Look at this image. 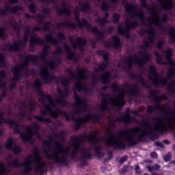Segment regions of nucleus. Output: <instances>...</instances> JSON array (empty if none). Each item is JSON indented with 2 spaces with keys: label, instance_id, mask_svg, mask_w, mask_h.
I'll use <instances>...</instances> for the list:
<instances>
[{
  "label": "nucleus",
  "instance_id": "f257e3e1",
  "mask_svg": "<svg viewBox=\"0 0 175 175\" xmlns=\"http://www.w3.org/2000/svg\"><path fill=\"white\" fill-rule=\"evenodd\" d=\"M33 88L36 90L38 96H41V98H38V102L46 103V99L49 103L44 105V110L40 111V114L46 116L48 113L52 118H58L59 116H63V117H65L66 121H70V116L66 111H62L59 109H53V108H51L55 107V103L51 95L46 94V93L42 90V81H40V79H35Z\"/></svg>",
  "mask_w": 175,
  "mask_h": 175
},
{
  "label": "nucleus",
  "instance_id": "f03ea898",
  "mask_svg": "<svg viewBox=\"0 0 175 175\" xmlns=\"http://www.w3.org/2000/svg\"><path fill=\"white\" fill-rule=\"evenodd\" d=\"M139 132H142V129L140 127H134L130 130H122V131L118 132V138L114 136L113 132L111 131H108V135L109 138H103V140L107 143V146L109 147H112L114 151H117V150H126V144H125L123 142H121V138L124 137V136H126L124 139V142H127L128 147H133V146H137V141L132 137V135H135V133H139Z\"/></svg>",
  "mask_w": 175,
  "mask_h": 175
},
{
  "label": "nucleus",
  "instance_id": "7ed1b4c3",
  "mask_svg": "<svg viewBox=\"0 0 175 175\" xmlns=\"http://www.w3.org/2000/svg\"><path fill=\"white\" fill-rule=\"evenodd\" d=\"M153 120L158 122L159 125H161L160 127L154 126L153 129H151V124L148 120H141L139 124L140 125H143L145 128L150 129V131L147 133L146 131H144L142 133L137 137L139 142H142L143 140V137H146V136H148L150 140L154 142V140H157L159 137V135H166L169 133V131H170V126H167L166 124L162 123L163 122L164 120L166 121H169L170 118L167 117V116H164L163 118H161L159 116L153 118ZM155 132H158L159 135L155 133Z\"/></svg>",
  "mask_w": 175,
  "mask_h": 175
},
{
  "label": "nucleus",
  "instance_id": "20e7f679",
  "mask_svg": "<svg viewBox=\"0 0 175 175\" xmlns=\"http://www.w3.org/2000/svg\"><path fill=\"white\" fill-rule=\"evenodd\" d=\"M0 124H9L11 126L14 127V133L20 135L21 139L23 142H29L33 136H37L40 137V134H39V129H40V126L37 122L33 123L32 126H28L26 127L27 134L24 132H21V124L14 121V119H8L5 118V115L3 112H0Z\"/></svg>",
  "mask_w": 175,
  "mask_h": 175
},
{
  "label": "nucleus",
  "instance_id": "39448f33",
  "mask_svg": "<svg viewBox=\"0 0 175 175\" xmlns=\"http://www.w3.org/2000/svg\"><path fill=\"white\" fill-rule=\"evenodd\" d=\"M79 137L80 138H79L78 135H72L70 137V140L72 142L71 144V147L73 148L71 155L73 159L77 157V153L79 152V150H80V147H81L82 143L88 142L89 143H92L93 144H98V143L100 142L98 137L92 134L82 133L79 135Z\"/></svg>",
  "mask_w": 175,
  "mask_h": 175
},
{
  "label": "nucleus",
  "instance_id": "423d86ee",
  "mask_svg": "<svg viewBox=\"0 0 175 175\" xmlns=\"http://www.w3.org/2000/svg\"><path fill=\"white\" fill-rule=\"evenodd\" d=\"M88 32H92V33H94L96 36L97 42H104V47L105 49H115L116 50H118L120 49V46H121V39L118 36H112V44L109 41H105V31H100L99 29L96 26H92L90 25L88 28Z\"/></svg>",
  "mask_w": 175,
  "mask_h": 175
},
{
  "label": "nucleus",
  "instance_id": "0eeeda50",
  "mask_svg": "<svg viewBox=\"0 0 175 175\" xmlns=\"http://www.w3.org/2000/svg\"><path fill=\"white\" fill-rule=\"evenodd\" d=\"M163 53L165 54L166 63L162 62L163 61V57L159 54L158 51L154 52V57H156V62L159 64L165 65L167 64V65H169L170 66H174L169 68L167 70V79L168 80H172L175 75V61H174L172 58L173 57V55H174V53L173 52V49L168 48L167 49L163 51ZM162 62V63H161Z\"/></svg>",
  "mask_w": 175,
  "mask_h": 175
},
{
  "label": "nucleus",
  "instance_id": "6e6552de",
  "mask_svg": "<svg viewBox=\"0 0 175 175\" xmlns=\"http://www.w3.org/2000/svg\"><path fill=\"white\" fill-rule=\"evenodd\" d=\"M139 3H141L142 8L147 9L150 13L152 14V18H147V21L149 25H151V23H153L155 27H159V28H162V23H166L167 21V14H164L161 18H159V14H158V8L156 6H154L151 8H148V3L146 0H139Z\"/></svg>",
  "mask_w": 175,
  "mask_h": 175
},
{
  "label": "nucleus",
  "instance_id": "1a4fd4ad",
  "mask_svg": "<svg viewBox=\"0 0 175 175\" xmlns=\"http://www.w3.org/2000/svg\"><path fill=\"white\" fill-rule=\"evenodd\" d=\"M127 73L130 79H133L134 80H139V84H141V85H142L144 88L148 90V94H150V97L153 98L154 102H157L158 103L160 100H167L168 98L166 94L157 96V94H158V92H157V90H154L152 88H151V86L148 85V83H147L144 78H143L142 75H136L131 71H127Z\"/></svg>",
  "mask_w": 175,
  "mask_h": 175
},
{
  "label": "nucleus",
  "instance_id": "9d476101",
  "mask_svg": "<svg viewBox=\"0 0 175 175\" xmlns=\"http://www.w3.org/2000/svg\"><path fill=\"white\" fill-rule=\"evenodd\" d=\"M142 55H144V57L142 59L138 58L136 55H135L134 57H127L126 59L123 61V62H127V67L126 68L123 69L127 72H131V70H132V68H133V62H136V64H137L139 69H143L144 65L151 61V55H150V53L146 51L142 52Z\"/></svg>",
  "mask_w": 175,
  "mask_h": 175
},
{
  "label": "nucleus",
  "instance_id": "9b49d317",
  "mask_svg": "<svg viewBox=\"0 0 175 175\" xmlns=\"http://www.w3.org/2000/svg\"><path fill=\"white\" fill-rule=\"evenodd\" d=\"M75 20L77 23L75 22H66L62 21L56 25V28L57 29H61L62 27H68L70 29H76V28H80V29H83V28H88L90 27L91 24L88 23V21L85 19V18H83L81 19V22L80 21V16L79 15V12H75Z\"/></svg>",
  "mask_w": 175,
  "mask_h": 175
},
{
  "label": "nucleus",
  "instance_id": "f8f14e48",
  "mask_svg": "<svg viewBox=\"0 0 175 175\" xmlns=\"http://www.w3.org/2000/svg\"><path fill=\"white\" fill-rule=\"evenodd\" d=\"M70 120H73L75 121L74 124V129L75 131H79V128H81L84 124H87L88 121H92L93 124H96V122H99L100 120H102V114H94V113H88L83 118H76L75 116H72Z\"/></svg>",
  "mask_w": 175,
  "mask_h": 175
},
{
  "label": "nucleus",
  "instance_id": "ddd939ff",
  "mask_svg": "<svg viewBox=\"0 0 175 175\" xmlns=\"http://www.w3.org/2000/svg\"><path fill=\"white\" fill-rule=\"evenodd\" d=\"M59 81L61 82L62 85L64 88V91L62 89L57 88V92L59 95V98L56 101V103L60 105L63 107H65L68 103L66 102V99L65 98H68L69 96V85L70 83L68 79L65 78V77L59 78Z\"/></svg>",
  "mask_w": 175,
  "mask_h": 175
},
{
  "label": "nucleus",
  "instance_id": "4468645a",
  "mask_svg": "<svg viewBox=\"0 0 175 175\" xmlns=\"http://www.w3.org/2000/svg\"><path fill=\"white\" fill-rule=\"evenodd\" d=\"M31 158H32V155L28 154L24 163L20 162L18 159H14L9 161L8 165L11 166V167H25V170L21 172L22 175H33L32 173H31L33 170V161H31Z\"/></svg>",
  "mask_w": 175,
  "mask_h": 175
},
{
  "label": "nucleus",
  "instance_id": "2eb2a0df",
  "mask_svg": "<svg viewBox=\"0 0 175 175\" xmlns=\"http://www.w3.org/2000/svg\"><path fill=\"white\" fill-rule=\"evenodd\" d=\"M122 5L124 7V9L127 13L130 16H133V17H137L139 20H142L143 25H146V23H144V11L143 10H137V4H132L128 2V0H122Z\"/></svg>",
  "mask_w": 175,
  "mask_h": 175
},
{
  "label": "nucleus",
  "instance_id": "dca6fc26",
  "mask_svg": "<svg viewBox=\"0 0 175 175\" xmlns=\"http://www.w3.org/2000/svg\"><path fill=\"white\" fill-rule=\"evenodd\" d=\"M111 90L114 92H120L118 96L115 98H111V105L116 106V107H124L125 106V90L118 87L117 83H113L111 85Z\"/></svg>",
  "mask_w": 175,
  "mask_h": 175
},
{
  "label": "nucleus",
  "instance_id": "f3484780",
  "mask_svg": "<svg viewBox=\"0 0 175 175\" xmlns=\"http://www.w3.org/2000/svg\"><path fill=\"white\" fill-rule=\"evenodd\" d=\"M139 27V22L128 21L125 23L124 28L122 25L118 26L117 31L119 35H124L127 39L131 38V30L136 29Z\"/></svg>",
  "mask_w": 175,
  "mask_h": 175
},
{
  "label": "nucleus",
  "instance_id": "a211bd4d",
  "mask_svg": "<svg viewBox=\"0 0 175 175\" xmlns=\"http://www.w3.org/2000/svg\"><path fill=\"white\" fill-rule=\"evenodd\" d=\"M52 143H55V144H56V147H55L56 150L53 154H56L57 155H59V154H62V151L64 150V145L59 143V142L57 140L54 141L53 139V137L49 136V139L48 140L42 141V144L45 147H46V148L44 150V153L45 154V155H48L49 152L51 151Z\"/></svg>",
  "mask_w": 175,
  "mask_h": 175
},
{
  "label": "nucleus",
  "instance_id": "6ab92c4d",
  "mask_svg": "<svg viewBox=\"0 0 175 175\" xmlns=\"http://www.w3.org/2000/svg\"><path fill=\"white\" fill-rule=\"evenodd\" d=\"M74 99L76 103L74 106L76 107V109L74 110V116H77L80 114L81 111H87L88 109V104H87V100L83 98L79 95H78L76 90H74Z\"/></svg>",
  "mask_w": 175,
  "mask_h": 175
},
{
  "label": "nucleus",
  "instance_id": "aec40b11",
  "mask_svg": "<svg viewBox=\"0 0 175 175\" xmlns=\"http://www.w3.org/2000/svg\"><path fill=\"white\" fill-rule=\"evenodd\" d=\"M149 73L150 76L149 77V79L152 81V85H154V87H158L159 84H161V85H166V84H167V80L166 79L161 78L159 80V74L158 73V71H157V67L150 66Z\"/></svg>",
  "mask_w": 175,
  "mask_h": 175
},
{
  "label": "nucleus",
  "instance_id": "412c9836",
  "mask_svg": "<svg viewBox=\"0 0 175 175\" xmlns=\"http://www.w3.org/2000/svg\"><path fill=\"white\" fill-rule=\"evenodd\" d=\"M144 32H147L150 36H148V40H145L143 41L144 44H142L140 47L142 50H148L151 47V44L154 43L155 39V29L150 25L148 30L144 29L141 31L140 35H143Z\"/></svg>",
  "mask_w": 175,
  "mask_h": 175
},
{
  "label": "nucleus",
  "instance_id": "4be33fe9",
  "mask_svg": "<svg viewBox=\"0 0 175 175\" xmlns=\"http://www.w3.org/2000/svg\"><path fill=\"white\" fill-rule=\"evenodd\" d=\"M77 70L78 71L77 75L73 73V71H72V69L70 68L66 69L65 72L67 75H70V80H75V79H77L78 80H84V79H87V76H85L87 70H85V68L77 66Z\"/></svg>",
  "mask_w": 175,
  "mask_h": 175
},
{
  "label": "nucleus",
  "instance_id": "5701e85b",
  "mask_svg": "<svg viewBox=\"0 0 175 175\" xmlns=\"http://www.w3.org/2000/svg\"><path fill=\"white\" fill-rule=\"evenodd\" d=\"M46 158H48V159L54 160L55 163L59 166H69V161L64 155L60 157L59 154H57V153H52L46 155Z\"/></svg>",
  "mask_w": 175,
  "mask_h": 175
},
{
  "label": "nucleus",
  "instance_id": "b1692460",
  "mask_svg": "<svg viewBox=\"0 0 175 175\" xmlns=\"http://www.w3.org/2000/svg\"><path fill=\"white\" fill-rule=\"evenodd\" d=\"M13 146H14V140L13 139V137H10L7 139L5 148L7 150H12L14 155H20L22 151L21 146H15L13 147Z\"/></svg>",
  "mask_w": 175,
  "mask_h": 175
},
{
  "label": "nucleus",
  "instance_id": "393cba45",
  "mask_svg": "<svg viewBox=\"0 0 175 175\" xmlns=\"http://www.w3.org/2000/svg\"><path fill=\"white\" fill-rule=\"evenodd\" d=\"M70 42L73 49H77L78 47L81 51H83V50H84V46L87 44V40L84 39L83 37H77L76 38L75 43L73 37L71 36L70 38Z\"/></svg>",
  "mask_w": 175,
  "mask_h": 175
},
{
  "label": "nucleus",
  "instance_id": "a878e982",
  "mask_svg": "<svg viewBox=\"0 0 175 175\" xmlns=\"http://www.w3.org/2000/svg\"><path fill=\"white\" fill-rule=\"evenodd\" d=\"M23 10V7L21 5H14L12 8L10 5H6L3 9L0 8V16H6L9 13H12V14H16L17 12Z\"/></svg>",
  "mask_w": 175,
  "mask_h": 175
},
{
  "label": "nucleus",
  "instance_id": "bb28decb",
  "mask_svg": "<svg viewBox=\"0 0 175 175\" xmlns=\"http://www.w3.org/2000/svg\"><path fill=\"white\" fill-rule=\"evenodd\" d=\"M41 78L45 84H51L53 80H55V76L50 75L47 66H44L41 68Z\"/></svg>",
  "mask_w": 175,
  "mask_h": 175
},
{
  "label": "nucleus",
  "instance_id": "cd10ccee",
  "mask_svg": "<svg viewBox=\"0 0 175 175\" xmlns=\"http://www.w3.org/2000/svg\"><path fill=\"white\" fill-rule=\"evenodd\" d=\"M38 59H39V57L36 55L29 54L27 55L25 59L23 64L18 66V68L23 70V69H25V68H28V65H29V62H32L33 64H36L38 62Z\"/></svg>",
  "mask_w": 175,
  "mask_h": 175
},
{
  "label": "nucleus",
  "instance_id": "c85d7f7f",
  "mask_svg": "<svg viewBox=\"0 0 175 175\" xmlns=\"http://www.w3.org/2000/svg\"><path fill=\"white\" fill-rule=\"evenodd\" d=\"M36 44H44V40L36 36H31L30 38V44L29 45V50L31 53H33V51H35Z\"/></svg>",
  "mask_w": 175,
  "mask_h": 175
},
{
  "label": "nucleus",
  "instance_id": "c756f323",
  "mask_svg": "<svg viewBox=\"0 0 175 175\" xmlns=\"http://www.w3.org/2000/svg\"><path fill=\"white\" fill-rule=\"evenodd\" d=\"M5 48H4L3 50L7 51H20L21 50V47L24 46V43L21 40H18L13 44H8L5 43L4 44Z\"/></svg>",
  "mask_w": 175,
  "mask_h": 175
},
{
  "label": "nucleus",
  "instance_id": "7c9ffc66",
  "mask_svg": "<svg viewBox=\"0 0 175 175\" xmlns=\"http://www.w3.org/2000/svg\"><path fill=\"white\" fill-rule=\"evenodd\" d=\"M117 120L123 124H132L135 121V118L131 116V109L127 108L122 116L117 118Z\"/></svg>",
  "mask_w": 175,
  "mask_h": 175
},
{
  "label": "nucleus",
  "instance_id": "2f4dec72",
  "mask_svg": "<svg viewBox=\"0 0 175 175\" xmlns=\"http://www.w3.org/2000/svg\"><path fill=\"white\" fill-rule=\"evenodd\" d=\"M170 105L169 104H167L165 107H161V104L159 103L156 104L154 107L151 105H148L146 107V111L148 113V114H151L154 110H160V111H162V113H165V111H170L172 109L170 107Z\"/></svg>",
  "mask_w": 175,
  "mask_h": 175
},
{
  "label": "nucleus",
  "instance_id": "473e14b6",
  "mask_svg": "<svg viewBox=\"0 0 175 175\" xmlns=\"http://www.w3.org/2000/svg\"><path fill=\"white\" fill-rule=\"evenodd\" d=\"M158 1L160 3V9L161 10H173L175 8L173 0H158Z\"/></svg>",
  "mask_w": 175,
  "mask_h": 175
},
{
  "label": "nucleus",
  "instance_id": "72a5a7b5",
  "mask_svg": "<svg viewBox=\"0 0 175 175\" xmlns=\"http://www.w3.org/2000/svg\"><path fill=\"white\" fill-rule=\"evenodd\" d=\"M62 5L63 6V8H60L59 7L55 8L58 16H62V14H66V16H72V12H70L69 7H66V2L65 1L62 2Z\"/></svg>",
  "mask_w": 175,
  "mask_h": 175
},
{
  "label": "nucleus",
  "instance_id": "f704fd0d",
  "mask_svg": "<svg viewBox=\"0 0 175 175\" xmlns=\"http://www.w3.org/2000/svg\"><path fill=\"white\" fill-rule=\"evenodd\" d=\"M122 87L125 88H128V87H131L130 89L127 91L128 94L131 95V96H137L139 95V85L133 84L131 85L129 83H124L122 85Z\"/></svg>",
  "mask_w": 175,
  "mask_h": 175
},
{
  "label": "nucleus",
  "instance_id": "c9c22d12",
  "mask_svg": "<svg viewBox=\"0 0 175 175\" xmlns=\"http://www.w3.org/2000/svg\"><path fill=\"white\" fill-rule=\"evenodd\" d=\"M34 170L37 174L43 175L44 173H47V165L44 162L36 164Z\"/></svg>",
  "mask_w": 175,
  "mask_h": 175
},
{
  "label": "nucleus",
  "instance_id": "e433bc0d",
  "mask_svg": "<svg viewBox=\"0 0 175 175\" xmlns=\"http://www.w3.org/2000/svg\"><path fill=\"white\" fill-rule=\"evenodd\" d=\"M14 77L12 79V81H16V83L20 81V79L23 77V70L20 67H14L12 70Z\"/></svg>",
  "mask_w": 175,
  "mask_h": 175
},
{
  "label": "nucleus",
  "instance_id": "4c0bfd02",
  "mask_svg": "<svg viewBox=\"0 0 175 175\" xmlns=\"http://www.w3.org/2000/svg\"><path fill=\"white\" fill-rule=\"evenodd\" d=\"M110 77H111V72L109 71H106L102 75H100V80L101 81L102 84L104 85L110 84V82L111 81Z\"/></svg>",
  "mask_w": 175,
  "mask_h": 175
},
{
  "label": "nucleus",
  "instance_id": "58836bf2",
  "mask_svg": "<svg viewBox=\"0 0 175 175\" xmlns=\"http://www.w3.org/2000/svg\"><path fill=\"white\" fill-rule=\"evenodd\" d=\"M109 94H102V97L104 98H103L102 103L100 106V109L101 111H106V110H109V107L107 105H109V100L106 99V98H109Z\"/></svg>",
  "mask_w": 175,
  "mask_h": 175
},
{
  "label": "nucleus",
  "instance_id": "ea45409f",
  "mask_svg": "<svg viewBox=\"0 0 175 175\" xmlns=\"http://www.w3.org/2000/svg\"><path fill=\"white\" fill-rule=\"evenodd\" d=\"M50 53V46L46 44L44 46V48L42 49V53L40 54L38 57L41 61H44V62H46L48 61L47 57H46V55H49V53Z\"/></svg>",
  "mask_w": 175,
  "mask_h": 175
},
{
  "label": "nucleus",
  "instance_id": "a19ab883",
  "mask_svg": "<svg viewBox=\"0 0 175 175\" xmlns=\"http://www.w3.org/2000/svg\"><path fill=\"white\" fill-rule=\"evenodd\" d=\"M80 7L79 10L83 13H90L92 10L91 5H90V3L88 1L80 3Z\"/></svg>",
  "mask_w": 175,
  "mask_h": 175
},
{
  "label": "nucleus",
  "instance_id": "79ce46f5",
  "mask_svg": "<svg viewBox=\"0 0 175 175\" xmlns=\"http://www.w3.org/2000/svg\"><path fill=\"white\" fill-rule=\"evenodd\" d=\"M63 46L64 50H66V52L68 53L67 59L72 61V59L75 58V52H72V49L68 44L64 43L63 44Z\"/></svg>",
  "mask_w": 175,
  "mask_h": 175
},
{
  "label": "nucleus",
  "instance_id": "37998d69",
  "mask_svg": "<svg viewBox=\"0 0 175 175\" xmlns=\"http://www.w3.org/2000/svg\"><path fill=\"white\" fill-rule=\"evenodd\" d=\"M169 28V30H167V29H163V31L169 33L170 42L175 43V28L174 27H170Z\"/></svg>",
  "mask_w": 175,
  "mask_h": 175
},
{
  "label": "nucleus",
  "instance_id": "c03bdc74",
  "mask_svg": "<svg viewBox=\"0 0 175 175\" xmlns=\"http://www.w3.org/2000/svg\"><path fill=\"white\" fill-rule=\"evenodd\" d=\"M44 38L47 43H52L54 46H57V44H58V40L53 37V35L51 34L45 35Z\"/></svg>",
  "mask_w": 175,
  "mask_h": 175
},
{
  "label": "nucleus",
  "instance_id": "a18cd8bd",
  "mask_svg": "<svg viewBox=\"0 0 175 175\" xmlns=\"http://www.w3.org/2000/svg\"><path fill=\"white\" fill-rule=\"evenodd\" d=\"M34 118L40 122H46V124H51V122H53V120H51L50 118H44L42 115L35 116Z\"/></svg>",
  "mask_w": 175,
  "mask_h": 175
},
{
  "label": "nucleus",
  "instance_id": "49530a36",
  "mask_svg": "<svg viewBox=\"0 0 175 175\" xmlns=\"http://www.w3.org/2000/svg\"><path fill=\"white\" fill-rule=\"evenodd\" d=\"M75 88L78 91V92H80L81 91H84L85 92H89L90 89L85 85H81L80 82H77V83L75 85Z\"/></svg>",
  "mask_w": 175,
  "mask_h": 175
},
{
  "label": "nucleus",
  "instance_id": "de8ad7c7",
  "mask_svg": "<svg viewBox=\"0 0 175 175\" xmlns=\"http://www.w3.org/2000/svg\"><path fill=\"white\" fill-rule=\"evenodd\" d=\"M11 25L14 28V30L18 36H20V25L17 23L16 21H13L12 22H10Z\"/></svg>",
  "mask_w": 175,
  "mask_h": 175
},
{
  "label": "nucleus",
  "instance_id": "09e8293b",
  "mask_svg": "<svg viewBox=\"0 0 175 175\" xmlns=\"http://www.w3.org/2000/svg\"><path fill=\"white\" fill-rule=\"evenodd\" d=\"M25 33L23 34V40L24 42H27L28 40V39H29V35H31V33H33V32H31V28L28 26H27L25 27Z\"/></svg>",
  "mask_w": 175,
  "mask_h": 175
},
{
  "label": "nucleus",
  "instance_id": "8fccbe9b",
  "mask_svg": "<svg viewBox=\"0 0 175 175\" xmlns=\"http://www.w3.org/2000/svg\"><path fill=\"white\" fill-rule=\"evenodd\" d=\"M94 151H95V154L97 158H103V157H105V153L100 152V147L96 146H94Z\"/></svg>",
  "mask_w": 175,
  "mask_h": 175
},
{
  "label": "nucleus",
  "instance_id": "3c124183",
  "mask_svg": "<svg viewBox=\"0 0 175 175\" xmlns=\"http://www.w3.org/2000/svg\"><path fill=\"white\" fill-rule=\"evenodd\" d=\"M100 8L103 12H107V10L110 9V4L109 3V2H107V0H103V3H101Z\"/></svg>",
  "mask_w": 175,
  "mask_h": 175
},
{
  "label": "nucleus",
  "instance_id": "603ef678",
  "mask_svg": "<svg viewBox=\"0 0 175 175\" xmlns=\"http://www.w3.org/2000/svg\"><path fill=\"white\" fill-rule=\"evenodd\" d=\"M121 20V15L120 14L114 13L112 16V22L113 24H118Z\"/></svg>",
  "mask_w": 175,
  "mask_h": 175
},
{
  "label": "nucleus",
  "instance_id": "864d4df0",
  "mask_svg": "<svg viewBox=\"0 0 175 175\" xmlns=\"http://www.w3.org/2000/svg\"><path fill=\"white\" fill-rule=\"evenodd\" d=\"M8 36V34L6 33V29L5 27H1L0 28V39L1 40H5Z\"/></svg>",
  "mask_w": 175,
  "mask_h": 175
},
{
  "label": "nucleus",
  "instance_id": "5fc2aeb1",
  "mask_svg": "<svg viewBox=\"0 0 175 175\" xmlns=\"http://www.w3.org/2000/svg\"><path fill=\"white\" fill-rule=\"evenodd\" d=\"M175 81H172L171 84L169 85L167 88V91H169L170 92V94H175Z\"/></svg>",
  "mask_w": 175,
  "mask_h": 175
},
{
  "label": "nucleus",
  "instance_id": "6e6d98bb",
  "mask_svg": "<svg viewBox=\"0 0 175 175\" xmlns=\"http://www.w3.org/2000/svg\"><path fill=\"white\" fill-rule=\"evenodd\" d=\"M164 45H165V41L160 40L156 43L155 47L156 49H158V50L162 51L163 50Z\"/></svg>",
  "mask_w": 175,
  "mask_h": 175
},
{
  "label": "nucleus",
  "instance_id": "4d7b16f0",
  "mask_svg": "<svg viewBox=\"0 0 175 175\" xmlns=\"http://www.w3.org/2000/svg\"><path fill=\"white\" fill-rule=\"evenodd\" d=\"M110 64L109 63H106L105 62H101V64H98V68H100V72H105V69H107V66Z\"/></svg>",
  "mask_w": 175,
  "mask_h": 175
},
{
  "label": "nucleus",
  "instance_id": "13d9d810",
  "mask_svg": "<svg viewBox=\"0 0 175 175\" xmlns=\"http://www.w3.org/2000/svg\"><path fill=\"white\" fill-rule=\"evenodd\" d=\"M2 66H6V58L3 54L0 53V67Z\"/></svg>",
  "mask_w": 175,
  "mask_h": 175
},
{
  "label": "nucleus",
  "instance_id": "bf43d9fd",
  "mask_svg": "<svg viewBox=\"0 0 175 175\" xmlns=\"http://www.w3.org/2000/svg\"><path fill=\"white\" fill-rule=\"evenodd\" d=\"M65 135H66V132H65L64 131H62L59 133L54 134V137H56L57 139H58V137H61L63 142H65V137H64Z\"/></svg>",
  "mask_w": 175,
  "mask_h": 175
},
{
  "label": "nucleus",
  "instance_id": "052dcab7",
  "mask_svg": "<svg viewBox=\"0 0 175 175\" xmlns=\"http://www.w3.org/2000/svg\"><path fill=\"white\" fill-rule=\"evenodd\" d=\"M96 23L100 24V25H105V24H107L109 23L106 18H97L96 19Z\"/></svg>",
  "mask_w": 175,
  "mask_h": 175
},
{
  "label": "nucleus",
  "instance_id": "680f3d73",
  "mask_svg": "<svg viewBox=\"0 0 175 175\" xmlns=\"http://www.w3.org/2000/svg\"><path fill=\"white\" fill-rule=\"evenodd\" d=\"M81 157L84 159H92V154L88 152H83L81 153Z\"/></svg>",
  "mask_w": 175,
  "mask_h": 175
},
{
  "label": "nucleus",
  "instance_id": "e2e57ef3",
  "mask_svg": "<svg viewBox=\"0 0 175 175\" xmlns=\"http://www.w3.org/2000/svg\"><path fill=\"white\" fill-rule=\"evenodd\" d=\"M42 157L40 155V156H36L34 157L33 160H31V161L33 162V164L35 163L36 165H37L38 163H42Z\"/></svg>",
  "mask_w": 175,
  "mask_h": 175
},
{
  "label": "nucleus",
  "instance_id": "0e129e2a",
  "mask_svg": "<svg viewBox=\"0 0 175 175\" xmlns=\"http://www.w3.org/2000/svg\"><path fill=\"white\" fill-rule=\"evenodd\" d=\"M29 11L30 13H36V5L31 3L29 5Z\"/></svg>",
  "mask_w": 175,
  "mask_h": 175
},
{
  "label": "nucleus",
  "instance_id": "69168bd1",
  "mask_svg": "<svg viewBox=\"0 0 175 175\" xmlns=\"http://www.w3.org/2000/svg\"><path fill=\"white\" fill-rule=\"evenodd\" d=\"M42 12L44 16H46V17L50 16V12H51L50 8L42 7Z\"/></svg>",
  "mask_w": 175,
  "mask_h": 175
},
{
  "label": "nucleus",
  "instance_id": "338daca9",
  "mask_svg": "<svg viewBox=\"0 0 175 175\" xmlns=\"http://www.w3.org/2000/svg\"><path fill=\"white\" fill-rule=\"evenodd\" d=\"M161 169V165L158 164H155L152 167H148V170L149 172H152L153 170H159Z\"/></svg>",
  "mask_w": 175,
  "mask_h": 175
},
{
  "label": "nucleus",
  "instance_id": "774afa93",
  "mask_svg": "<svg viewBox=\"0 0 175 175\" xmlns=\"http://www.w3.org/2000/svg\"><path fill=\"white\" fill-rule=\"evenodd\" d=\"M40 24L44 25L42 31H49V27H50L51 24L50 21H46Z\"/></svg>",
  "mask_w": 175,
  "mask_h": 175
}]
</instances>
